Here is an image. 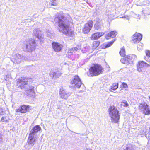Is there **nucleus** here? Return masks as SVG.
<instances>
[{
  "mask_svg": "<svg viewBox=\"0 0 150 150\" xmlns=\"http://www.w3.org/2000/svg\"><path fill=\"white\" fill-rule=\"evenodd\" d=\"M54 22L57 24L58 30L66 35L71 36L73 32L69 26V22L62 13H57L55 15Z\"/></svg>",
  "mask_w": 150,
  "mask_h": 150,
  "instance_id": "f257e3e1",
  "label": "nucleus"
},
{
  "mask_svg": "<svg viewBox=\"0 0 150 150\" xmlns=\"http://www.w3.org/2000/svg\"><path fill=\"white\" fill-rule=\"evenodd\" d=\"M108 112L111 122L117 123L119 120L120 115L117 108L114 106H110L108 110Z\"/></svg>",
  "mask_w": 150,
  "mask_h": 150,
  "instance_id": "f03ea898",
  "label": "nucleus"
},
{
  "mask_svg": "<svg viewBox=\"0 0 150 150\" xmlns=\"http://www.w3.org/2000/svg\"><path fill=\"white\" fill-rule=\"evenodd\" d=\"M17 83L18 85L20 84L19 86L21 89H25V90L27 91L28 94L31 95L34 93V87L29 86L27 83V81L22 77L21 79L18 80Z\"/></svg>",
  "mask_w": 150,
  "mask_h": 150,
  "instance_id": "7ed1b4c3",
  "label": "nucleus"
},
{
  "mask_svg": "<svg viewBox=\"0 0 150 150\" xmlns=\"http://www.w3.org/2000/svg\"><path fill=\"white\" fill-rule=\"evenodd\" d=\"M103 70L101 66L98 64L94 65L89 69V76H96L102 74Z\"/></svg>",
  "mask_w": 150,
  "mask_h": 150,
  "instance_id": "20e7f679",
  "label": "nucleus"
},
{
  "mask_svg": "<svg viewBox=\"0 0 150 150\" xmlns=\"http://www.w3.org/2000/svg\"><path fill=\"white\" fill-rule=\"evenodd\" d=\"M35 45L36 43L35 40L31 39L24 43L23 48L25 51L30 52L35 50Z\"/></svg>",
  "mask_w": 150,
  "mask_h": 150,
  "instance_id": "39448f33",
  "label": "nucleus"
},
{
  "mask_svg": "<svg viewBox=\"0 0 150 150\" xmlns=\"http://www.w3.org/2000/svg\"><path fill=\"white\" fill-rule=\"evenodd\" d=\"M139 109L144 115H150V110L146 103L143 102L139 104Z\"/></svg>",
  "mask_w": 150,
  "mask_h": 150,
  "instance_id": "423d86ee",
  "label": "nucleus"
},
{
  "mask_svg": "<svg viewBox=\"0 0 150 150\" xmlns=\"http://www.w3.org/2000/svg\"><path fill=\"white\" fill-rule=\"evenodd\" d=\"M38 137L35 136L34 134H29L28 139L27 141L28 145H26L25 147L28 146V149L32 147L35 144V142L38 139Z\"/></svg>",
  "mask_w": 150,
  "mask_h": 150,
  "instance_id": "0eeeda50",
  "label": "nucleus"
},
{
  "mask_svg": "<svg viewBox=\"0 0 150 150\" xmlns=\"http://www.w3.org/2000/svg\"><path fill=\"white\" fill-rule=\"evenodd\" d=\"M82 82L79 77L77 76H75L74 79L71 81V86L72 87L79 88Z\"/></svg>",
  "mask_w": 150,
  "mask_h": 150,
  "instance_id": "6e6552de",
  "label": "nucleus"
},
{
  "mask_svg": "<svg viewBox=\"0 0 150 150\" xmlns=\"http://www.w3.org/2000/svg\"><path fill=\"white\" fill-rule=\"evenodd\" d=\"M136 56L135 55H127L125 57L120 60L121 62L125 64L128 65L133 61V58H135Z\"/></svg>",
  "mask_w": 150,
  "mask_h": 150,
  "instance_id": "1a4fd4ad",
  "label": "nucleus"
},
{
  "mask_svg": "<svg viewBox=\"0 0 150 150\" xmlns=\"http://www.w3.org/2000/svg\"><path fill=\"white\" fill-rule=\"evenodd\" d=\"M23 58V56L21 55L18 54H16L11 59V61L15 64H18L21 62Z\"/></svg>",
  "mask_w": 150,
  "mask_h": 150,
  "instance_id": "9d476101",
  "label": "nucleus"
},
{
  "mask_svg": "<svg viewBox=\"0 0 150 150\" xmlns=\"http://www.w3.org/2000/svg\"><path fill=\"white\" fill-rule=\"evenodd\" d=\"M93 23L92 21H89L84 25L83 29L84 33L87 34L90 31L93 26Z\"/></svg>",
  "mask_w": 150,
  "mask_h": 150,
  "instance_id": "9b49d317",
  "label": "nucleus"
},
{
  "mask_svg": "<svg viewBox=\"0 0 150 150\" xmlns=\"http://www.w3.org/2000/svg\"><path fill=\"white\" fill-rule=\"evenodd\" d=\"M52 47L55 52H60L63 47V45L59 43L53 42L52 43Z\"/></svg>",
  "mask_w": 150,
  "mask_h": 150,
  "instance_id": "f8f14e48",
  "label": "nucleus"
},
{
  "mask_svg": "<svg viewBox=\"0 0 150 150\" xmlns=\"http://www.w3.org/2000/svg\"><path fill=\"white\" fill-rule=\"evenodd\" d=\"M149 65L147 63L144 61L139 62L137 66V70L139 72H141L144 68L148 67Z\"/></svg>",
  "mask_w": 150,
  "mask_h": 150,
  "instance_id": "ddd939ff",
  "label": "nucleus"
},
{
  "mask_svg": "<svg viewBox=\"0 0 150 150\" xmlns=\"http://www.w3.org/2000/svg\"><path fill=\"white\" fill-rule=\"evenodd\" d=\"M142 38V36L139 33H136L133 35L131 42L134 43H137L140 42Z\"/></svg>",
  "mask_w": 150,
  "mask_h": 150,
  "instance_id": "4468645a",
  "label": "nucleus"
},
{
  "mask_svg": "<svg viewBox=\"0 0 150 150\" xmlns=\"http://www.w3.org/2000/svg\"><path fill=\"white\" fill-rule=\"evenodd\" d=\"M33 35L34 37H35L39 39L42 38L43 37L42 33L39 28H36L34 30Z\"/></svg>",
  "mask_w": 150,
  "mask_h": 150,
  "instance_id": "2eb2a0df",
  "label": "nucleus"
},
{
  "mask_svg": "<svg viewBox=\"0 0 150 150\" xmlns=\"http://www.w3.org/2000/svg\"><path fill=\"white\" fill-rule=\"evenodd\" d=\"M59 94L60 97L62 99L65 100H67L69 96L70 95L69 92H67L63 88L60 89Z\"/></svg>",
  "mask_w": 150,
  "mask_h": 150,
  "instance_id": "dca6fc26",
  "label": "nucleus"
},
{
  "mask_svg": "<svg viewBox=\"0 0 150 150\" xmlns=\"http://www.w3.org/2000/svg\"><path fill=\"white\" fill-rule=\"evenodd\" d=\"M61 75V72L58 70L51 71L50 74V76L54 79L59 78Z\"/></svg>",
  "mask_w": 150,
  "mask_h": 150,
  "instance_id": "f3484780",
  "label": "nucleus"
},
{
  "mask_svg": "<svg viewBox=\"0 0 150 150\" xmlns=\"http://www.w3.org/2000/svg\"><path fill=\"white\" fill-rule=\"evenodd\" d=\"M41 129V128L39 125H36L31 130L30 134H34L35 135V136L38 137L37 133Z\"/></svg>",
  "mask_w": 150,
  "mask_h": 150,
  "instance_id": "a211bd4d",
  "label": "nucleus"
},
{
  "mask_svg": "<svg viewBox=\"0 0 150 150\" xmlns=\"http://www.w3.org/2000/svg\"><path fill=\"white\" fill-rule=\"evenodd\" d=\"M104 34V33H96L92 35L91 38L93 40L98 39Z\"/></svg>",
  "mask_w": 150,
  "mask_h": 150,
  "instance_id": "6ab92c4d",
  "label": "nucleus"
},
{
  "mask_svg": "<svg viewBox=\"0 0 150 150\" xmlns=\"http://www.w3.org/2000/svg\"><path fill=\"white\" fill-rule=\"evenodd\" d=\"M28 107V105H23L18 108L17 110V112L25 113L27 111Z\"/></svg>",
  "mask_w": 150,
  "mask_h": 150,
  "instance_id": "aec40b11",
  "label": "nucleus"
},
{
  "mask_svg": "<svg viewBox=\"0 0 150 150\" xmlns=\"http://www.w3.org/2000/svg\"><path fill=\"white\" fill-rule=\"evenodd\" d=\"M117 33L116 31H112L109 33L105 35V38L107 39H108L110 38H113L115 37Z\"/></svg>",
  "mask_w": 150,
  "mask_h": 150,
  "instance_id": "412c9836",
  "label": "nucleus"
},
{
  "mask_svg": "<svg viewBox=\"0 0 150 150\" xmlns=\"http://www.w3.org/2000/svg\"><path fill=\"white\" fill-rule=\"evenodd\" d=\"M77 47H73L69 50L68 52V54L69 55H71L72 54L75 53L78 50L80 49L81 48V46L80 45H78Z\"/></svg>",
  "mask_w": 150,
  "mask_h": 150,
  "instance_id": "4be33fe9",
  "label": "nucleus"
},
{
  "mask_svg": "<svg viewBox=\"0 0 150 150\" xmlns=\"http://www.w3.org/2000/svg\"><path fill=\"white\" fill-rule=\"evenodd\" d=\"M47 37H50V38H53L54 35V33L52 31L48 30L47 31Z\"/></svg>",
  "mask_w": 150,
  "mask_h": 150,
  "instance_id": "5701e85b",
  "label": "nucleus"
},
{
  "mask_svg": "<svg viewBox=\"0 0 150 150\" xmlns=\"http://www.w3.org/2000/svg\"><path fill=\"white\" fill-rule=\"evenodd\" d=\"M90 49V47L87 45H84L83 47L82 48V52L83 53H86L89 51Z\"/></svg>",
  "mask_w": 150,
  "mask_h": 150,
  "instance_id": "b1692460",
  "label": "nucleus"
},
{
  "mask_svg": "<svg viewBox=\"0 0 150 150\" xmlns=\"http://www.w3.org/2000/svg\"><path fill=\"white\" fill-rule=\"evenodd\" d=\"M118 88V83H114L110 86V88L109 89L110 91L112 92V90H115Z\"/></svg>",
  "mask_w": 150,
  "mask_h": 150,
  "instance_id": "393cba45",
  "label": "nucleus"
},
{
  "mask_svg": "<svg viewBox=\"0 0 150 150\" xmlns=\"http://www.w3.org/2000/svg\"><path fill=\"white\" fill-rule=\"evenodd\" d=\"M145 53L146 56L145 57V59L147 61H150V51L149 50H146Z\"/></svg>",
  "mask_w": 150,
  "mask_h": 150,
  "instance_id": "a878e982",
  "label": "nucleus"
},
{
  "mask_svg": "<svg viewBox=\"0 0 150 150\" xmlns=\"http://www.w3.org/2000/svg\"><path fill=\"white\" fill-rule=\"evenodd\" d=\"M102 26V25L98 22L96 23L94 25V28L97 30L101 29Z\"/></svg>",
  "mask_w": 150,
  "mask_h": 150,
  "instance_id": "bb28decb",
  "label": "nucleus"
},
{
  "mask_svg": "<svg viewBox=\"0 0 150 150\" xmlns=\"http://www.w3.org/2000/svg\"><path fill=\"white\" fill-rule=\"evenodd\" d=\"M100 42L98 41H94L92 47L93 49H96L98 47L99 45Z\"/></svg>",
  "mask_w": 150,
  "mask_h": 150,
  "instance_id": "cd10ccee",
  "label": "nucleus"
},
{
  "mask_svg": "<svg viewBox=\"0 0 150 150\" xmlns=\"http://www.w3.org/2000/svg\"><path fill=\"white\" fill-rule=\"evenodd\" d=\"M119 53L120 55L122 57H124L125 56V51L124 47H123L121 48L119 52Z\"/></svg>",
  "mask_w": 150,
  "mask_h": 150,
  "instance_id": "c85d7f7f",
  "label": "nucleus"
},
{
  "mask_svg": "<svg viewBox=\"0 0 150 150\" xmlns=\"http://www.w3.org/2000/svg\"><path fill=\"white\" fill-rule=\"evenodd\" d=\"M120 105L121 106L123 107H127L129 105L126 101L123 100L121 102Z\"/></svg>",
  "mask_w": 150,
  "mask_h": 150,
  "instance_id": "c756f323",
  "label": "nucleus"
},
{
  "mask_svg": "<svg viewBox=\"0 0 150 150\" xmlns=\"http://www.w3.org/2000/svg\"><path fill=\"white\" fill-rule=\"evenodd\" d=\"M115 41V39L114 40H113L111 41L110 42H108L107 44H104V46H105V47L104 48H105L110 46Z\"/></svg>",
  "mask_w": 150,
  "mask_h": 150,
  "instance_id": "7c9ffc66",
  "label": "nucleus"
},
{
  "mask_svg": "<svg viewBox=\"0 0 150 150\" xmlns=\"http://www.w3.org/2000/svg\"><path fill=\"white\" fill-rule=\"evenodd\" d=\"M58 4L57 0H52L50 2V4L52 5L56 6Z\"/></svg>",
  "mask_w": 150,
  "mask_h": 150,
  "instance_id": "2f4dec72",
  "label": "nucleus"
},
{
  "mask_svg": "<svg viewBox=\"0 0 150 150\" xmlns=\"http://www.w3.org/2000/svg\"><path fill=\"white\" fill-rule=\"evenodd\" d=\"M143 13L146 15H149L150 14V10L148 9H146L145 10H143Z\"/></svg>",
  "mask_w": 150,
  "mask_h": 150,
  "instance_id": "473e14b6",
  "label": "nucleus"
},
{
  "mask_svg": "<svg viewBox=\"0 0 150 150\" xmlns=\"http://www.w3.org/2000/svg\"><path fill=\"white\" fill-rule=\"evenodd\" d=\"M9 119L8 117L7 116L3 117L1 118V121L3 122H7Z\"/></svg>",
  "mask_w": 150,
  "mask_h": 150,
  "instance_id": "72a5a7b5",
  "label": "nucleus"
},
{
  "mask_svg": "<svg viewBox=\"0 0 150 150\" xmlns=\"http://www.w3.org/2000/svg\"><path fill=\"white\" fill-rule=\"evenodd\" d=\"M122 85L123 87L124 88H126L128 87L127 85L125 83H122Z\"/></svg>",
  "mask_w": 150,
  "mask_h": 150,
  "instance_id": "f704fd0d",
  "label": "nucleus"
},
{
  "mask_svg": "<svg viewBox=\"0 0 150 150\" xmlns=\"http://www.w3.org/2000/svg\"><path fill=\"white\" fill-rule=\"evenodd\" d=\"M4 114V112L3 111V110L1 108H0V115H3Z\"/></svg>",
  "mask_w": 150,
  "mask_h": 150,
  "instance_id": "c9c22d12",
  "label": "nucleus"
},
{
  "mask_svg": "<svg viewBox=\"0 0 150 150\" xmlns=\"http://www.w3.org/2000/svg\"><path fill=\"white\" fill-rule=\"evenodd\" d=\"M134 17L137 19H139L140 17L139 14L138 15L135 14V16H134Z\"/></svg>",
  "mask_w": 150,
  "mask_h": 150,
  "instance_id": "e433bc0d",
  "label": "nucleus"
},
{
  "mask_svg": "<svg viewBox=\"0 0 150 150\" xmlns=\"http://www.w3.org/2000/svg\"><path fill=\"white\" fill-rule=\"evenodd\" d=\"M10 77V76L9 74H7V75H6L5 76V77H4V79H5V80H7V78H9Z\"/></svg>",
  "mask_w": 150,
  "mask_h": 150,
  "instance_id": "4c0bfd02",
  "label": "nucleus"
},
{
  "mask_svg": "<svg viewBox=\"0 0 150 150\" xmlns=\"http://www.w3.org/2000/svg\"><path fill=\"white\" fill-rule=\"evenodd\" d=\"M3 141L2 135L0 134V142H2Z\"/></svg>",
  "mask_w": 150,
  "mask_h": 150,
  "instance_id": "58836bf2",
  "label": "nucleus"
},
{
  "mask_svg": "<svg viewBox=\"0 0 150 150\" xmlns=\"http://www.w3.org/2000/svg\"><path fill=\"white\" fill-rule=\"evenodd\" d=\"M144 2H146V4H145V5H148L149 4V1H145Z\"/></svg>",
  "mask_w": 150,
  "mask_h": 150,
  "instance_id": "ea45409f",
  "label": "nucleus"
},
{
  "mask_svg": "<svg viewBox=\"0 0 150 150\" xmlns=\"http://www.w3.org/2000/svg\"><path fill=\"white\" fill-rule=\"evenodd\" d=\"M124 150H131V147H127L126 148V149H125Z\"/></svg>",
  "mask_w": 150,
  "mask_h": 150,
  "instance_id": "a19ab883",
  "label": "nucleus"
},
{
  "mask_svg": "<svg viewBox=\"0 0 150 150\" xmlns=\"http://www.w3.org/2000/svg\"><path fill=\"white\" fill-rule=\"evenodd\" d=\"M86 150H92L91 149H87Z\"/></svg>",
  "mask_w": 150,
  "mask_h": 150,
  "instance_id": "79ce46f5",
  "label": "nucleus"
},
{
  "mask_svg": "<svg viewBox=\"0 0 150 150\" xmlns=\"http://www.w3.org/2000/svg\"><path fill=\"white\" fill-rule=\"evenodd\" d=\"M122 18H126V17H125V16H124L122 17Z\"/></svg>",
  "mask_w": 150,
  "mask_h": 150,
  "instance_id": "37998d69",
  "label": "nucleus"
},
{
  "mask_svg": "<svg viewBox=\"0 0 150 150\" xmlns=\"http://www.w3.org/2000/svg\"><path fill=\"white\" fill-rule=\"evenodd\" d=\"M83 91H79V92H83Z\"/></svg>",
  "mask_w": 150,
  "mask_h": 150,
  "instance_id": "c03bdc74",
  "label": "nucleus"
},
{
  "mask_svg": "<svg viewBox=\"0 0 150 150\" xmlns=\"http://www.w3.org/2000/svg\"><path fill=\"white\" fill-rule=\"evenodd\" d=\"M149 100L150 101V96L149 97Z\"/></svg>",
  "mask_w": 150,
  "mask_h": 150,
  "instance_id": "a18cd8bd",
  "label": "nucleus"
},
{
  "mask_svg": "<svg viewBox=\"0 0 150 150\" xmlns=\"http://www.w3.org/2000/svg\"><path fill=\"white\" fill-rule=\"evenodd\" d=\"M127 19H128V18H129V17H127Z\"/></svg>",
  "mask_w": 150,
  "mask_h": 150,
  "instance_id": "49530a36",
  "label": "nucleus"
},
{
  "mask_svg": "<svg viewBox=\"0 0 150 150\" xmlns=\"http://www.w3.org/2000/svg\"><path fill=\"white\" fill-rule=\"evenodd\" d=\"M137 47V48H138V49L139 47L138 46Z\"/></svg>",
  "mask_w": 150,
  "mask_h": 150,
  "instance_id": "de8ad7c7",
  "label": "nucleus"
}]
</instances>
